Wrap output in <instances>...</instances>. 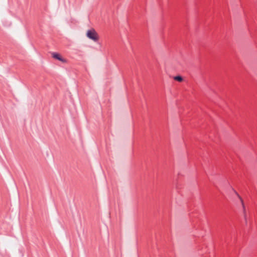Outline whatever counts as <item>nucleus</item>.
<instances>
[{"label":"nucleus","mask_w":257,"mask_h":257,"mask_svg":"<svg viewBox=\"0 0 257 257\" xmlns=\"http://www.w3.org/2000/svg\"><path fill=\"white\" fill-rule=\"evenodd\" d=\"M86 36L90 39L93 40L94 42H96L99 39V36L98 34L95 31L94 29H92L88 30L86 32Z\"/></svg>","instance_id":"obj_1"},{"label":"nucleus","mask_w":257,"mask_h":257,"mask_svg":"<svg viewBox=\"0 0 257 257\" xmlns=\"http://www.w3.org/2000/svg\"><path fill=\"white\" fill-rule=\"evenodd\" d=\"M237 196H238L239 199L240 200V201H241V204H242V207H243V212H244V218L246 219V214H245V206H244V203H243V200L242 199V198L238 194H237Z\"/></svg>","instance_id":"obj_3"},{"label":"nucleus","mask_w":257,"mask_h":257,"mask_svg":"<svg viewBox=\"0 0 257 257\" xmlns=\"http://www.w3.org/2000/svg\"><path fill=\"white\" fill-rule=\"evenodd\" d=\"M52 56L53 57V58L56 59H57L63 63H66L67 62V60L64 58H63L61 55L57 53H52Z\"/></svg>","instance_id":"obj_2"},{"label":"nucleus","mask_w":257,"mask_h":257,"mask_svg":"<svg viewBox=\"0 0 257 257\" xmlns=\"http://www.w3.org/2000/svg\"><path fill=\"white\" fill-rule=\"evenodd\" d=\"M174 80L178 81L179 82H182L183 81V78L180 76H176L174 78Z\"/></svg>","instance_id":"obj_4"}]
</instances>
